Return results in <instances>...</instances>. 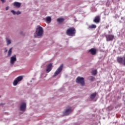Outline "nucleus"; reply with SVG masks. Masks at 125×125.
<instances>
[{
  "label": "nucleus",
  "mask_w": 125,
  "mask_h": 125,
  "mask_svg": "<svg viewBox=\"0 0 125 125\" xmlns=\"http://www.w3.org/2000/svg\"><path fill=\"white\" fill-rule=\"evenodd\" d=\"M66 33L67 36H73L76 34V29L74 27H70L66 30Z\"/></svg>",
  "instance_id": "f257e3e1"
},
{
  "label": "nucleus",
  "mask_w": 125,
  "mask_h": 125,
  "mask_svg": "<svg viewBox=\"0 0 125 125\" xmlns=\"http://www.w3.org/2000/svg\"><path fill=\"white\" fill-rule=\"evenodd\" d=\"M36 34L38 37L42 36V34H43V29L42 27L39 26V27L36 29Z\"/></svg>",
  "instance_id": "f03ea898"
},
{
  "label": "nucleus",
  "mask_w": 125,
  "mask_h": 125,
  "mask_svg": "<svg viewBox=\"0 0 125 125\" xmlns=\"http://www.w3.org/2000/svg\"><path fill=\"white\" fill-rule=\"evenodd\" d=\"M63 69V64H61V66L58 68V69L54 73V75L53 76V78L56 77V76H58L61 72H62V70Z\"/></svg>",
  "instance_id": "7ed1b4c3"
},
{
  "label": "nucleus",
  "mask_w": 125,
  "mask_h": 125,
  "mask_svg": "<svg viewBox=\"0 0 125 125\" xmlns=\"http://www.w3.org/2000/svg\"><path fill=\"white\" fill-rule=\"evenodd\" d=\"M23 80V77L22 76H19L13 82V85H17L18 83L19 82H21Z\"/></svg>",
  "instance_id": "20e7f679"
},
{
  "label": "nucleus",
  "mask_w": 125,
  "mask_h": 125,
  "mask_svg": "<svg viewBox=\"0 0 125 125\" xmlns=\"http://www.w3.org/2000/svg\"><path fill=\"white\" fill-rule=\"evenodd\" d=\"M71 112H73L72 108L71 107V106H68L66 107V109L63 113V115L64 116H68V115H70V114H71Z\"/></svg>",
  "instance_id": "39448f33"
},
{
  "label": "nucleus",
  "mask_w": 125,
  "mask_h": 125,
  "mask_svg": "<svg viewBox=\"0 0 125 125\" xmlns=\"http://www.w3.org/2000/svg\"><path fill=\"white\" fill-rule=\"evenodd\" d=\"M79 83L81 86H84V85H85L84 78L83 77H79Z\"/></svg>",
  "instance_id": "423d86ee"
},
{
  "label": "nucleus",
  "mask_w": 125,
  "mask_h": 125,
  "mask_svg": "<svg viewBox=\"0 0 125 125\" xmlns=\"http://www.w3.org/2000/svg\"><path fill=\"white\" fill-rule=\"evenodd\" d=\"M105 38L107 42H111V41H113V40H114L115 36L113 35H105Z\"/></svg>",
  "instance_id": "0eeeda50"
},
{
  "label": "nucleus",
  "mask_w": 125,
  "mask_h": 125,
  "mask_svg": "<svg viewBox=\"0 0 125 125\" xmlns=\"http://www.w3.org/2000/svg\"><path fill=\"white\" fill-rule=\"evenodd\" d=\"M17 59L16 58V55H14L10 59V63L12 65H14V63L17 61Z\"/></svg>",
  "instance_id": "6e6552de"
},
{
  "label": "nucleus",
  "mask_w": 125,
  "mask_h": 125,
  "mask_svg": "<svg viewBox=\"0 0 125 125\" xmlns=\"http://www.w3.org/2000/svg\"><path fill=\"white\" fill-rule=\"evenodd\" d=\"M51 70H52V63H49L46 67V72L49 73Z\"/></svg>",
  "instance_id": "1a4fd4ad"
},
{
  "label": "nucleus",
  "mask_w": 125,
  "mask_h": 125,
  "mask_svg": "<svg viewBox=\"0 0 125 125\" xmlns=\"http://www.w3.org/2000/svg\"><path fill=\"white\" fill-rule=\"evenodd\" d=\"M26 103H22L20 106L21 111H26Z\"/></svg>",
  "instance_id": "9d476101"
},
{
  "label": "nucleus",
  "mask_w": 125,
  "mask_h": 125,
  "mask_svg": "<svg viewBox=\"0 0 125 125\" xmlns=\"http://www.w3.org/2000/svg\"><path fill=\"white\" fill-rule=\"evenodd\" d=\"M88 52H89L92 55H95V54H96V49L94 48H91L89 50Z\"/></svg>",
  "instance_id": "9b49d317"
},
{
  "label": "nucleus",
  "mask_w": 125,
  "mask_h": 125,
  "mask_svg": "<svg viewBox=\"0 0 125 125\" xmlns=\"http://www.w3.org/2000/svg\"><path fill=\"white\" fill-rule=\"evenodd\" d=\"M13 5H14V6H15V7L19 8L21 6V3L16 1L13 3Z\"/></svg>",
  "instance_id": "f8f14e48"
},
{
  "label": "nucleus",
  "mask_w": 125,
  "mask_h": 125,
  "mask_svg": "<svg viewBox=\"0 0 125 125\" xmlns=\"http://www.w3.org/2000/svg\"><path fill=\"white\" fill-rule=\"evenodd\" d=\"M93 22H94V23H99V22H100V17L99 16H97L95 18V19L93 20Z\"/></svg>",
  "instance_id": "ddd939ff"
},
{
  "label": "nucleus",
  "mask_w": 125,
  "mask_h": 125,
  "mask_svg": "<svg viewBox=\"0 0 125 125\" xmlns=\"http://www.w3.org/2000/svg\"><path fill=\"white\" fill-rule=\"evenodd\" d=\"M117 62H118V63H119V64H124L123 62H124V60H123V58L122 57H118L117 58Z\"/></svg>",
  "instance_id": "4468645a"
},
{
  "label": "nucleus",
  "mask_w": 125,
  "mask_h": 125,
  "mask_svg": "<svg viewBox=\"0 0 125 125\" xmlns=\"http://www.w3.org/2000/svg\"><path fill=\"white\" fill-rule=\"evenodd\" d=\"M97 93L96 92H95L94 93L91 94L90 95V99L92 100V99H94V98H95V97H96V95H97Z\"/></svg>",
  "instance_id": "2eb2a0df"
},
{
  "label": "nucleus",
  "mask_w": 125,
  "mask_h": 125,
  "mask_svg": "<svg viewBox=\"0 0 125 125\" xmlns=\"http://www.w3.org/2000/svg\"><path fill=\"white\" fill-rule=\"evenodd\" d=\"M57 21L59 23H63V22H64V19L58 18Z\"/></svg>",
  "instance_id": "dca6fc26"
},
{
  "label": "nucleus",
  "mask_w": 125,
  "mask_h": 125,
  "mask_svg": "<svg viewBox=\"0 0 125 125\" xmlns=\"http://www.w3.org/2000/svg\"><path fill=\"white\" fill-rule=\"evenodd\" d=\"M12 53V48H10L8 52L7 57L10 56Z\"/></svg>",
  "instance_id": "f3484780"
},
{
  "label": "nucleus",
  "mask_w": 125,
  "mask_h": 125,
  "mask_svg": "<svg viewBox=\"0 0 125 125\" xmlns=\"http://www.w3.org/2000/svg\"><path fill=\"white\" fill-rule=\"evenodd\" d=\"M96 28V25L91 24L89 25L88 29H95Z\"/></svg>",
  "instance_id": "a211bd4d"
},
{
  "label": "nucleus",
  "mask_w": 125,
  "mask_h": 125,
  "mask_svg": "<svg viewBox=\"0 0 125 125\" xmlns=\"http://www.w3.org/2000/svg\"><path fill=\"white\" fill-rule=\"evenodd\" d=\"M95 80V78L93 76H90L89 77V80L90 82H93Z\"/></svg>",
  "instance_id": "6ab92c4d"
},
{
  "label": "nucleus",
  "mask_w": 125,
  "mask_h": 125,
  "mask_svg": "<svg viewBox=\"0 0 125 125\" xmlns=\"http://www.w3.org/2000/svg\"><path fill=\"white\" fill-rule=\"evenodd\" d=\"M97 74V70H94L92 71V76H95V75Z\"/></svg>",
  "instance_id": "aec40b11"
},
{
  "label": "nucleus",
  "mask_w": 125,
  "mask_h": 125,
  "mask_svg": "<svg viewBox=\"0 0 125 125\" xmlns=\"http://www.w3.org/2000/svg\"><path fill=\"white\" fill-rule=\"evenodd\" d=\"M6 40L7 45L11 43V41H10V40L8 39V38H6Z\"/></svg>",
  "instance_id": "412c9836"
},
{
  "label": "nucleus",
  "mask_w": 125,
  "mask_h": 125,
  "mask_svg": "<svg viewBox=\"0 0 125 125\" xmlns=\"http://www.w3.org/2000/svg\"><path fill=\"white\" fill-rule=\"evenodd\" d=\"M46 21L47 22H51V18L50 17H47L46 18Z\"/></svg>",
  "instance_id": "4be33fe9"
},
{
  "label": "nucleus",
  "mask_w": 125,
  "mask_h": 125,
  "mask_svg": "<svg viewBox=\"0 0 125 125\" xmlns=\"http://www.w3.org/2000/svg\"><path fill=\"white\" fill-rule=\"evenodd\" d=\"M11 12L13 13V15H15L16 14V12H15L14 10H12L11 11Z\"/></svg>",
  "instance_id": "5701e85b"
},
{
  "label": "nucleus",
  "mask_w": 125,
  "mask_h": 125,
  "mask_svg": "<svg viewBox=\"0 0 125 125\" xmlns=\"http://www.w3.org/2000/svg\"><path fill=\"white\" fill-rule=\"evenodd\" d=\"M16 14L17 15H19V14H21V12H20V11H18L17 12H16Z\"/></svg>",
  "instance_id": "b1692460"
},
{
  "label": "nucleus",
  "mask_w": 125,
  "mask_h": 125,
  "mask_svg": "<svg viewBox=\"0 0 125 125\" xmlns=\"http://www.w3.org/2000/svg\"><path fill=\"white\" fill-rule=\"evenodd\" d=\"M76 83H79V77H78L76 79Z\"/></svg>",
  "instance_id": "393cba45"
},
{
  "label": "nucleus",
  "mask_w": 125,
  "mask_h": 125,
  "mask_svg": "<svg viewBox=\"0 0 125 125\" xmlns=\"http://www.w3.org/2000/svg\"><path fill=\"white\" fill-rule=\"evenodd\" d=\"M123 65L125 66V57H124V59L123 60Z\"/></svg>",
  "instance_id": "a878e982"
},
{
  "label": "nucleus",
  "mask_w": 125,
  "mask_h": 125,
  "mask_svg": "<svg viewBox=\"0 0 125 125\" xmlns=\"http://www.w3.org/2000/svg\"><path fill=\"white\" fill-rule=\"evenodd\" d=\"M8 9H9V7L8 6L6 7V10H8Z\"/></svg>",
  "instance_id": "bb28decb"
},
{
  "label": "nucleus",
  "mask_w": 125,
  "mask_h": 125,
  "mask_svg": "<svg viewBox=\"0 0 125 125\" xmlns=\"http://www.w3.org/2000/svg\"><path fill=\"white\" fill-rule=\"evenodd\" d=\"M1 1H2V2L3 3V2H5V0H0Z\"/></svg>",
  "instance_id": "cd10ccee"
},
{
  "label": "nucleus",
  "mask_w": 125,
  "mask_h": 125,
  "mask_svg": "<svg viewBox=\"0 0 125 125\" xmlns=\"http://www.w3.org/2000/svg\"><path fill=\"white\" fill-rule=\"evenodd\" d=\"M5 52H7V49L6 48H5Z\"/></svg>",
  "instance_id": "c85d7f7f"
},
{
  "label": "nucleus",
  "mask_w": 125,
  "mask_h": 125,
  "mask_svg": "<svg viewBox=\"0 0 125 125\" xmlns=\"http://www.w3.org/2000/svg\"><path fill=\"white\" fill-rule=\"evenodd\" d=\"M1 105H3V104H1Z\"/></svg>",
  "instance_id": "c756f323"
}]
</instances>
